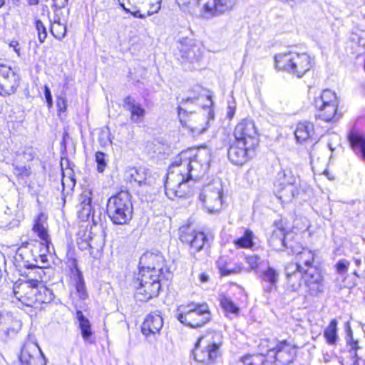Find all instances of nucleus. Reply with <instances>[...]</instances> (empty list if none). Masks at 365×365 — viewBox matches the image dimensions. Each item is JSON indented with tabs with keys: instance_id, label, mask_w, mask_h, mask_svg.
Wrapping results in <instances>:
<instances>
[{
	"instance_id": "obj_43",
	"label": "nucleus",
	"mask_w": 365,
	"mask_h": 365,
	"mask_svg": "<svg viewBox=\"0 0 365 365\" xmlns=\"http://www.w3.org/2000/svg\"><path fill=\"white\" fill-rule=\"evenodd\" d=\"M283 176L282 184H287L293 186L297 181V177L293 174L290 170H284L278 174L279 179L281 180V176Z\"/></svg>"
},
{
	"instance_id": "obj_33",
	"label": "nucleus",
	"mask_w": 365,
	"mask_h": 365,
	"mask_svg": "<svg viewBox=\"0 0 365 365\" xmlns=\"http://www.w3.org/2000/svg\"><path fill=\"white\" fill-rule=\"evenodd\" d=\"M269 245L275 250L282 251L284 246H287L285 235L282 231L273 230L272 235L268 240Z\"/></svg>"
},
{
	"instance_id": "obj_14",
	"label": "nucleus",
	"mask_w": 365,
	"mask_h": 365,
	"mask_svg": "<svg viewBox=\"0 0 365 365\" xmlns=\"http://www.w3.org/2000/svg\"><path fill=\"white\" fill-rule=\"evenodd\" d=\"M210 162V155L208 150H198L195 155L190 151L189 179L197 180L202 177L209 169Z\"/></svg>"
},
{
	"instance_id": "obj_52",
	"label": "nucleus",
	"mask_w": 365,
	"mask_h": 365,
	"mask_svg": "<svg viewBox=\"0 0 365 365\" xmlns=\"http://www.w3.org/2000/svg\"><path fill=\"white\" fill-rule=\"evenodd\" d=\"M349 265V262L347 260H339L336 264V268L338 274H344V273H346L348 269Z\"/></svg>"
},
{
	"instance_id": "obj_53",
	"label": "nucleus",
	"mask_w": 365,
	"mask_h": 365,
	"mask_svg": "<svg viewBox=\"0 0 365 365\" xmlns=\"http://www.w3.org/2000/svg\"><path fill=\"white\" fill-rule=\"evenodd\" d=\"M285 249L289 250L292 254L298 255L303 248H302L298 243L290 242L289 243L287 242V246H284V250Z\"/></svg>"
},
{
	"instance_id": "obj_31",
	"label": "nucleus",
	"mask_w": 365,
	"mask_h": 365,
	"mask_svg": "<svg viewBox=\"0 0 365 365\" xmlns=\"http://www.w3.org/2000/svg\"><path fill=\"white\" fill-rule=\"evenodd\" d=\"M33 230L43 241V242L40 244V246L44 247L46 252H50V245L51 242L48 235L47 229L40 222V216H38V219L35 221Z\"/></svg>"
},
{
	"instance_id": "obj_1",
	"label": "nucleus",
	"mask_w": 365,
	"mask_h": 365,
	"mask_svg": "<svg viewBox=\"0 0 365 365\" xmlns=\"http://www.w3.org/2000/svg\"><path fill=\"white\" fill-rule=\"evenodd\" d=\"M268 341H262L259 345L261 351V346H266L267 349L265 352L274 359L276 365H288L292 363L296 356L294 346L287 340L277 341L274 346L267 345ZM241 365H267L268 361L263 351L258 354H248L241 358Z\"/></svg>"
},
{
	"instance_id": "obj_59",
	"label": "nucleus",
	"mask_w": 365,
	"mask_h": 365,
	"mask_svg": "<svg viewBox=\"0 0 365 365\" xmlns=\"http://www.w3.org/2000/svg\"><path fill=\"white\" fill-rule=\"evenodd\" d=\"M53 5L56 9L64 8L68 4V0H52Z\"/></svg>"
},
{
	"instance_id": "obj_60",
	"label": "nucleus",
	"mask_w": 365,
	"mask_h": 365,
	"mask_svg": "<svg viewBox=\"0 0 365 365\" xmlns=\"http://www.w3.org/2000/svg\"><path fill=\"white\" fill-rule=\"evenodd\" d=\"M273 230L282 231L284 235H286L284 224L282 220L274 222V229Z\"/></svg>"
},
{
	"instance_id": "obj_20",
	"label": "nucleus",
	"mask_w": 365,
	"mask_h": 365,
	"mask_svg": "<svg viewBox=\"0 0 365 365\" xmlns=\"http://www.w3.org/2000/svg\"><path fill=\"white\" fill-rule=\"evenodd\" d=\"M267 267L262 269L259 273L263 291L266 293H271L276 291L277 284L280 277V272L276 268L270 266L267 261Z\"/></svg>"
},
{
	"instance_id": "obj_64",
	"label": "nucleus",
	"mask_w": 365,
	"mask_h": 365,
	"mask_svg": "<svg viewBox=\"0 0 365 365\" xmlns=\"http://www.w3.org/2000/svg\"><path fill=\"white\" fill-rule=\"evenodd\" d=\"M200 279L201 282H206L208 281L209 277L207 274H206L205 273H202L200 276Z\"/></svg>"
},
{
	"instance_id": "obj_54",
	"label": "nucleus",
	"mask_w": 365,
	"mask_h": 365,
	"mask_svg": "<svg viewBox=\"0 0 365 365\" xmlns=\"http://www.w3.org/2000/svg\"><path fill=\"white\" fill-rule=\"evenodd\" d=\"M56 105L59 111H66L67 109V101L66 98L63 96H58L57 98Z\"/></svg>"
},
{
	"instance_id": "obj_25",
	"label": "nucleus",
	"mask_w": 365,
	"mask_h": 365,
	"mask_svg": "<svg viewBox=\"0 0 365 365\" xmlns=\"http://www.w3.org/2000/svg\"><path fill=\"white\" fill-rule=\"evenodd\" d=\"M314 133V125L310 122L299 123L294 132L296 139L299 143L312 139Z\"/></svg>"
},
{
	"instance_id": "obj_61",
	"label": "nucleus",
	"mask_w": 365,
	"mask_h": 365,
	"mask_svg": "<svg viewBox=\"0 0 365 365\" xmlns=\"http://www.w3.org/2000/svg\"><path fill=\"white\" fill-rule=\"evenodd\" d=\"M10 47H12L14 50V51L17 53V55L19 56H20L21 53H20V50H21V48L19 46V43L18 41H12L10 44H9Z\"/></svg>"
},
{
	"instance_id": "obj_38",
	"label": "nucleus",
	"mask_w": 365,
	"mask_h": 365,
	"mask_svg": "<svg viewBox=\"0 0 365 365\" xmlns=\"http://www.w3.org/2000/svg\"><path fill=\"white\" fill-rule=\"evenodd\" d=\"M66 26L60 22V18L57 17L54 19L53 24L51 25V32L53 36L58 40L63 39L66 34Z\"/></svg>"
},
{
	"instance_id": "obj_32",
	"label": "nucleus",
	"mask_w": 365,
	"mask_h": 365,
	"mask_svg": "<svg viewBox=\"0 0 365 365\" xmlns=\"http://www.w3.org/2000/svg\"><path fill=\"white\" fill-rule=\"evenodd\" d=\"M348 138L354 151L361 154V157L365 159V137L356 133H351Z\"/></svg>"
},
{
	"instance_id": "obj_3",
	"label": "nucleus",
	"mask_w": 365,
	"mask_h": 365,
	"mask_svg": "<svg viewBox=\"0 0 365 365\" xmlns=\"http://www.w3.org/2000/svg\"><path fill=\"white\" fill-rule=\"evenodd\" d=\"M275 67L298 78H302L314 65V59L307 53L289 51L274 56Z\"/></svg>"
},
{
	"instance_id": "obj_36",
	"label": "nucleus",
	"mask_w": 365,
	"mask_h": 365,
	"mask_svg": "<svg viewBox=\"0 0 365 365\" xmlns=\"http://www.w3.org/2000/svg\"><path fill=\"white\" fill-rule=\"evenodd\" d=\"M324 335L326 338L327 342L329 345H334L336 344L338 339L336 319H333L331 320L329 326L324 330Z\"/></svg>"
},
{
	"instance_id": "obj_35",
	"label": "nucleus",
	"mask_w": 365,
	"mask_h": 365,
	"mask_svg": "<svg viewBox=\"0 0 365 365\" xmlns=\"http://www.w3.org/2000/svg\"><path fill=\"white\" fill-rule=\"evenodd\" d=\"M36 304L43 303H50L54 299L53 292L47 287L39 284L37 287V293L36 294Z\"/></svg>"
},
{
	"instance_id": "obj_7",
	"label": "nucleus",
	"mask_w": 365,
	"mask_h": 365,
	"mask_svg": "<svg viewBox=\"0 0 365 365\" xmlns=\"http://www.w3.org/2000/svg\"><path fill=\"white\" fill-rule=\"evenodd\" d=\"M149 272L139 269L138 276L134 282L135 297L138 301L147 302L159 294L163 275Z\"/></svg>"
},
{
	"instance_id": "obj_29",
	"label": "nucleus",
	"mask_w": 365,
	"mask_h": 365,
	"mask_svg": "<svg viewBox=\"0 0 365 365\" xmlns=\"http://www.w3.org/2000/svg\"><path fill=\"white\" fill-rule=\"evenodd\" d=\"M126 178L130 182H134L141 186L147 179L146 169L143 167L130 168L126 171Z\"/></svg>"
},
{
	"instance_id": "obj_40",
	"label": "nucleus",
	"mask_w": 365,
	"mask_h": 365,
	"mask_svg": "<svg viewBox=\"0 0 365 365\" xmlns=\"http://www.w3.org/2000/svg\"><path fill=\"white\" fill-rule=\"evenodd\" d=\"M11 324L9 327H3L0 328V331H3L6 338L14 336L21 329V323L18 320H11Z\"/></svg>"
},
{
	"instance_id": "obj_30",
	"label": "nucleus",
	"mask_w": 365,
	"mask_h": 365,
	"mask_svg": "<svg viewBox=\"0 0 365 365\" xmlns=\"http://www.w3.org/2000/svg\"><path fill=\"white\" fill-rule=\"evenodd\" d=\"M76 319L78 321L79 328L84 341L91 342L92 336L91 324L81 310L76 312Z\"/></svg>"
},
{
	"instance_id": "obj_18",
	"label": "nucleus",
	"mask_w": 365,
	"mask_h": 365,
	"mask_svg": "<svg viewBox=\"0 0 365 365\" xmlns=\"http://www.w3.org/2000/svg\"><path fill=\"white\" fill-rule=\"evenodd\" d=\"M200 1V0H176L179 6L198 5ZM235 3V0H211L204 4V9L205 12L213 15L221 14L231 10Z\"/></svg>"
},
{
	"instance_id": "obj_16",
	"label": "nucleus",
	"mask_w": 365,
	"mask_h": 365,
	"mask_svg": "<svg viewBox=\"0 0 365 365\" xmlns=\"http://www.w3.org/2000/svg\"><path fill=\"white\" fill-rule=\"evenodd\" d=\"M20 82L19 75L10 66L0 64V93L3 96L14 94Z\"/></svg>"
},
{
	"instance_id": "obj_17",
	"label": "nucleus",
	"mask_w": 365,
	"mask_h": 365,
	"mask_svg": "<svg viewBox=\"0 0 365 365\" xmlns=\"http://www.w3.org/2000/svg\"><path fill=\"white\" fill-rule=\"evenodd\" d=\"M19 360L21 365H46L40 347L36 343L26 341L24 344Z\"/></svg>"
},
{
	"instance_id": "obj_22",
	"label": "nucleus",
	"mask_w": 365,
	"mask_h": 365,
	"mask_svg": "<svg viewBox=\"0 0 365 365\" xmlns=\"http://www.w3.org/2000/svg\"><path fill=\"white\" fill-rule=\"evenodd\" d=\"M123 108L130 113V121L133 123H140L145 115V110L136 100L128 96L123 100Z\"/></svg>"
},
{
	"instance_id": "obj_19",
	"label": "nucleus",
	"mask_w": 365,
	"mask_h": 365,
	"mask_svg": "<svg viewBox=\"0 0 365 365\" xmlns=\"http://www.w3.org/2000/svg\"><path fill=\"white\" fill-rule=\"evenodd\" d=\"M255 149V148H248L247 145H244L235 140L230 145L227 156L232 164L242 165L247 162L250 153Z\"/></svg>"
},
{
	"instance_id": "obj_37",
	"label": "nucleus",
	"mask_w": 365,
	"mask_h": 365,
	"mask_svg": "<svg viewBox=\"0 0 365 365\" xmlns=\"http://www.w3.org/2000/svg\"><path fill=\"white\" fill-rule=\"evenodd\" d=\"M234 244L239 248H250L253 246V232L247 230L244 235L234 241Z\"/></svg>"
},
{
	"instance_id": "obj_58",
	"label": "nucleus",
	"mask_w": 365,
	"mask_h": 365,
	"mask_svg": "<svg viewBox=\"0 0 365 365\" xmlns=\"http://www.w3.org/2000/svg\"><path fill=\"white\" fill-rule=\"evenodd\" d=\"M235 102H230L228 101V106H227V117L230 119H231L235 113Z\"/></svg>"
},
{
	"instance_id": "obj_45",
	"label": "nucleus",
	"mask_w": 365,
	"mask_h": 365,
	"mask_svg": "<svg viewBox=\"0 0 365 365\" xmlns=\"http://www.w3.org/2000/svg\"><path fill=\"white\" fill-rule=\"evenodd\" d=\"M96 162L97 163V170L98 173H103L107 166L106 160V154L103 152L98 151L95 155Z\"/></svg>"
},
{
	"instance_id": "obj_41",
	"label": "nucleus",
	"mask_w": 365,
	"mask_h": 365,
	"mask_svg": "<svg viewBox=\"0 0 365 365\" xmlns=\"http://www.w3.org/2000/svg\"><path fill=\"white\" fill-rule=\"evenodd\" d=\"M76 289L78 297L81 299H87L88 294L86 288L85 282L83 275L80 271L78 270L77 278L76 281Z\"/></svg>"
},
{
	"instance_id": "obj_28",
	"label": "nucleus",
	"mask_w": 365,
	"mask_h": 365,
	"mask_svg": "<svg viewBox=\"0 0 365 365\" xmlns=\"http://www.w3.org/2000/svg\"><path fill=\"white\" fill-rule=\"evenodd\" d=\"M217 265L222 276L237 274L242 269V265L232 263L225 257H220L217 261Z\"/></svg>"
},
{
	"instance_id": "obj_8",
	"label": "nucleus",
	"mask_w": 365,
	"mask_h": 365,
	"mask_svg": "<svg viewBox=\"0 0 365 365\" xmlns=\"http://www.w3.org/2000/svg\"><path fill=\"white\" fill-rule=\"evenodd\" d=\"M338 105L336 93L329 89L324 90L314 101V106L318 110L316 116L324 121L331 120L336 115Z\"/></svg>"
},
{
	"instance_id": "obj_48",
	"label": "nucleus",
	"mask_w": 365,
	"mask_h": 365,
	"mask_svg": "<svg viewBox=\"0 0 365 365\" xmlns=\"http://www.w3.org/2000/svg\"><path fill=\"white\" fill-rule=\"evenodd\" d=\"M14 173L21 178L29 177L31 175V168L27 165H13Z\"/></svg>"
},
{
	"instance_id": "obj_56",
	"label": "nucleus",
	"mask_w": 365,
	"mask_h": 365,
	"mask_svg": "<svg viewBox=\"0 0 365 365\" xmlns=\"http://www.w3.org/2000/svg\"><path fill=\"white\" fill-rule=\"evenodd\" d=\"M195 45L187 43L186 40L185 42H180V46L178 47V48L181 58H182V49L185 50L187 53L190 52V51L192 48Z\"/></svg>"
},
{
	"instance_id": "obj_55",
	"label": "nucleus",
	"mask_w": 365,
	"mask_h": 365,
	"mask_svg": "<svg viewBox=\"0 0 365 365\" xmlns=\"http://www.w3.org/2000/svg\"><path fill=\"white\" fill-rule=\"evenodd\" d=\"M44 95L48 108L53 106V98L50 88L47 85L44 86Z\"/></svg>"
},
{
	"instance_id": "obj_49",
	"label": "nucleus",
	"mask_w": 365,
	"mask_h": 365,
	"mask_svg": "<svg viewBox=\"0 0 365 365\" xmlns=\"http://www.w3.org/2000/svg\"><path fill=\"white\" fill-rule=\"evenodd\" d=\"M61 184L63 187V194L65 192L66 186L68 188V190H73L76 185V180L73 177H68L66 178L64 174L63 173V178L61 180Z\"/></svg>"
},
{
	"instance_id": "obj_26",
	"label": "nucleus",
	"mask_w": 365,
	"mask_h": 365,
	"mask_svg": "<svg viewBox=\"0 0 365 365\" xmlns=\"http://www.w3.org/2000/svg\"><path fill=\"white\" fill-rule=\"evenodd\" d=\"M92 199L86 195L81 196V202L78 206L77 214L78 218L82 221H88L91 218L93 211L91 205Z\"/></svg>"
},
{
	"instance_id": "obj_9",
	"label": "nucleus",
	"mask_w": 365,
	"mask_h": 365,
	"mask_svg": "<svg viewBox=\"0 0 365 365\" xmlns=\"http://www.w3.org/2000/svg\"><path fill=\"white\" fill-rule=\"evenodd\" d=\"M179 239L182 243L189 245V252L193 257L196 253L210 247L207 235L203 232L192 229L190 225L180 227Z\"/></svg>"
},
{
	"instance_id": "obj_6",
	"label": "nucleus",
	"mask_w": 365,
	"mask_h": 365,
	"mask_svg": "<svg viewBox=\"0 0 365 365\" xmlns=\"http://www.w3.org/2000/svg\"><path fill=\"white\" fill-rule=\"evenodd\" d=\"M175 317L185 326L198 328L208 323L212 315L207 304L192 302L179 306Z\"/></svg>"
},
{
	"instance_id": "obj_27",
	"label": "nucleus",
	"mask_w": 365,
	"mask_h": 365,
	"mask_svg": "<svg viewBox=\"0 0 365 365\" xmlns=\"http://www.w3.org/2000/svg\"><path fill=\"white\" fill-rule=\"evenodd\" d=\"M197 100V98L193 97H187L186 98H182L180 101L178 102V113L180 122L182 126H187V117L189 114H192L193 110H188L189 104H194Z\"/></svg>"
},
{
	"instance_id": "obj_23",
	"label": "nucleus",
	"mask_w": 365,
	"mask_h": 365,
	"mask_svg": "<svg viewBox=\"0 0 365 365\" xmlns=\"http://www.w3.org/2000/svg\"><path fill=\"white\" fill-rule=\"evenodd\" d=\"M314 259V254L311 250L303 248L297 255V262L292 264L290 267L296 269L305 274L310 269H317L313 266Z\"/></svg>"
},
{
	"instance_id": "obj_57",
	"label": "nucleus",
	"mask_w": 365,
	"mask_h": 365,
	"mask_svg": "<svg viewBox=\"0 0 365 365\" xmlns=\"http://www.w3.org/2000/svg\"><path fill=\"white\" fill-rule=\"evenodd\" d=\"M96 211H93L92 212V215L91 216V220H92V222L94 225H97L98 224H101L102 222V219H101V212L99 210L98 211V215H96Z\"/></svg>"
},
{
	"instance_id": "obj_24",
	"label": "nucleus",
	"mask_w": 365,
	"mask_h": 365,
	"mask_svg": "<svg viewBox=\"0 0 365 365\" xmlns=\"http://www.w3.org/2000/svg\"><path fill=\"white\" fill-rule=\"evenodd\" d=\"M33 252V249L19 247L16 252L15 260L19 264V266L26 268L33 269L38 267L36 256Z\"/></svg>"
},
{
	"instance_id": "obj_10",
	"label": "nucleus",
	"mask_w": 365,
	"mask_h": 365,
	"mask_svg": "<svg viewBox=\"0 0 365 365\" xmlns=\"http://www.w3.org/2000/svg\"><path fill=\"white\" fill-rule=\"evenodd\" d=\"M139 267V269L160 274L166 279H168L170 274L165 258L160 252H145L140 258Z\"/></svg>"
},
{
	"instance_id": "obj_15",
	"label": "nucleus",
	"mask_w": 365,
	"mask_h": 365,
	"mask_svg": "<svg viewBox=\"0 0 365 365\" xmlns=\"http://www.w3.org/2000/svg\"><path fill=\"white\" fill-rule=\"evenodd\" d=\"M305 292L312 297H319L325 290L324 278L318 269H312L303 274Z\"/></svg>"
},
{
	"instance_id": "obj_50",
	"label": "nucleus",
	"mask_w": 365,
	"mask_h": 365,
	"mask_svg": "<svg viewBox=\"0 0 365 365\" xmlns=\"http://www.w3.org/2000/svg\"><path fill=\"white\" fill-rule=\"evenodd\" d=\"M22 155L26 161H31L36 155L35 149L31 146H25Z\"/></svg>"
},
{
	"instance_id": "obj_4",
	"label": "nucleus",
	"mask_w": 365,
	"mask_h": 365,
	"mask_svg": "<svg viewBox=\"0 0 365 365\" xmlns=\"http://www.w3.org/2000/svg\"><path fill=\"white\" fill-rule=\"evenodd\" d=\"M106 213L114 225H124L133 218V206L128 191H120L107 201Z\"/></svg>"
},
{
	"instance_id": "obj_5",
	"label": "nucleus",
	"mask_w": 365,
	"mask_h": 365,
	"mask_svg": "<svg viewBox=\"0 0 365 365\" xmlns=\"http://www.w3.org/2000/svg\"><path fill=\"white\" fill-rule=\"evenodd\" d=\"M222 343L223 335L220 331H215L200 338L192 350L195 359L205 364L215 363L221 356Z\"/></svg>"
},
{
	"instance_id": "obj_44",
	"label": "nucleus",
	"mask_w": 365,
	"mask_h": 365,
	"mask_svg": "<svg viewBox=\"0 0 365 365\" xmlns=\"http://www.w3.org/2000/svg\"><path fill=\"white\" fill-rule=\"evenodd\" d=\"M35 28L38 32V38L40 43H43L47 37V31L43 22L37 19L35 21Z\"/></svg>"
},
{
	"instance_id": "obj_51",
	"label": "nucleus",
	"mask_w": 365,
	"mask_h": 365,
	"mask_svg": "<svg viewBox=\"0 0 365 365\" xmlns=\"http://www.w3.org/2000/svg\"><path fill=\"white\" fill-rule=\"evenodd\" d=\"M155 7H156V8H155V10H149V11L146 13V14H140V11H139V10H135V11H130V14L133 16H134V17H135V18L144 19V18H145L146 16H150L153 15V14L157 13V12L159 11V9H160V5H157Z\"/></svg>"
},
{
	"instance_id": "obj_42",
	"label": "nucleus",
	"mask_w": 365,
	"mask_h": 365,
	"mask_svg": "<svg viewBox=\"0 0 365 365\" xmlns=\"http://www.w3.org/2000/svg\"><path fill=\"white\" fill-rule=\"evenodd\" d=\"M200 58V49L195 45L192 47L190 52L187 53L185 50L182 49V61L192 62L193 61H199Z\"/></svg>"
},
{
	"instance_id": "obj_46",
	"label": "nucleus",
	"mask_w": 365,
	"mask_h": 365,
	"mask_svg": "<svg viewBox=\"0 0 365 365\" xmlns=\"http://www.w3.org/2000/svg\"><path fill=\"white\" fill-rule=\"evenodd\" d=\"M346 344L350 346L349 352H351L352 351H357L360 349L358 341L353 338L352 331L350 327L348 328L346 331Z\"/></svg>"
},
{
	"instance_id": "obj_13",
	"label": "nucleus",
	"mask_w": 365,
	"mask_h": 365,
	"mask_svg": "<svg viewBox=\"0 0 365 365\" xmlns=\"http://www.w3.org/2000/svg\"><path fill=\"white\" fill-rule=\"evenodd\" d=\"M38 285H39V282L36 279L17 282L14 285V294L23 304L35 307L36 306V294Z\"/></svg>"
},
{
	"instance_id": "obj_2",
	"label": "nucleus",
	"mask_w": 365,
	"mask_h": 365,
	"mask_svg": "<svg viewBox=\"0 0 365 365\" xmlns=\"http://www.w3.org/2000/svg\"><path fill=\"white\" fill-rule=\"evenodd\" d=\"M190 151L181 152L170 165L165 182V192L171 200L183 197L186 192L182 189L190 179Z\"/></svg>"
},
{
	"instance_id": "obj_21",
	"label": "nucleus",
	"mask_w": 365,
	"mask_h": 365,
	"mask_svg": "<svg viewBox=\"0 0 365 365\" xmlns=\"http://www.w3.org/2000/svg\"><path fill=\"white\" fill-rule=\"evenodd\" d=\"M163 325V317L159 312H154L149 314L145 319L141 327L143 334L147 337L159 334Z\"/></svg>"
},
{
	"instance_id": "obj_34",
	"label": "nucleus",
	"mask_w": 365,
	"mask_h": 365,
	"mask_svg": "<svg viewBox=\"0 0 365 365\" xmlns=\"http://www.w3.org/2000/svg\"><path fill=\"white\" fill-rule=\"evenodd\" d=\"M288 285L291 287L292 291L296 292L301 287L302 280H303V273L294 269L292 272L286 273Z\"/></svg>"
},
{
	"instance_id": "obj_63",
	"label": "nucleus",
	"mask_w": 365,
	"mask_h": 365,
	"mask_svg": "<svg viewBox=\"0 0 365 365\" xmlns=\"http://www.w3.org/2000/svg\"><path fill=\"white\" fill-rule=\"evenodd\" d=\"M290 191L292 192V195L293 197H296L299 195V190L297 187H294L293 186L291 187Z\"/></svg>"
},
{
	"instance_id": "obj_62",
	"label": "nucleus",
	"mask_w": 365,
	"mask_h": 365,
	"mask_svg": "<svg viewBox=\"0 0 365 365\" xmlns=\"http://www.w3.org/2000/svg\"><path fill=\"white\" fill-rule=\"evenodd\" d=\"M353 365H365V360L362 358H357V359L354 360Z\"/></svg>"
},
{
	"instance_id": "obj_47",
	"label": "nucleus",
	"mask_w": 365,
	"mask_h": 365,
	"mask_svg": "<svg viewBox=\"0 0 365 365\" xmlns=\"http://www.w3.org/2000/svg\"><path fill=\"white\" fill-rule=\"evenodd\" d=\"M245 259L250 269L255 272H257V269L263 263V261L257 255L248 256Z\"/></svg>"
},
{
	"instance_id": "obj_12",
	"label": "nucleus",
	"mask_w": 365,
	"mask_h": 365,
	"mask_svg": "<svg viewBox=\"0 0 365 365\" xmlns=\"http://www.w3.org/2000/svg\"><path fill=\"white\" fill-rule=\"evenodd\" d=\"M199 200L208 212L213 213L221 210L222 206V189L220 184L207 185L203 187Z\"/></svg>"
},
{
	"instance_id": "obj_11",
	"label": "nucleus",
	"mask_w": 365,
	"mask_h": 365,
	"mask_svg": "<svg viewBox=\"0 0 365 365\" xmlns=\"http://www.w3.org/2000/svg\"><path fill=\"white\" fill-rule=\"evenodd\" d=\"M235 140L247 145L248 148H256L259 144V133L255 122L251 119H243L234 130Z\"/></svg>"
},
{
	"instance_id": "obj_39",
	"label": "nucleus",
	"mask_w": 365,
	"mask_h": 365,
	"mask_svg": "<svg viewBox=\"0 0 365 365\" xmlns=\"http://www.w3.org/2000/svg\"><path fill=\"white\" fill-rule=\"evenodd\" d=\"M220 304L227 314H238L239 307L230 298L222 297L220 299Z\"/></svg>"
}]
</instances>
